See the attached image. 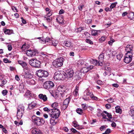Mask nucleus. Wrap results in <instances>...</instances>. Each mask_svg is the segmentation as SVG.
Segmentation results:
<instances>
[{
	"label": "nucleus",
	"mask_w": 134,
	"mask_h": 134,
	"mask_svg": "<svg viewBox=\"0 0 134 134\" xmlns=\"http://www.w3.org/2000/svg\"><path fill=\"white\" fill-rule=\"evenodd\" d=\"M32 121L35 124L38 126L42 125L44 122V121L43 119L37 117L36 116H32Z\"/></svg>",
	"instance_id": "obj_1"
},
{
	"label": "nucleus",
	"mask_w": 134,
	"mask_h": 134,
	"mask_svg": "<svg viewBox=\"0 0 134 134\" xmlns=\"http://www.w3.org/2000/svg\"><path fill=\"white\" fill-rule=\"evenodd\" d=\"M64 60L63 58L60 57L53 62V65L56 68L60 67L63 65Z\"/></svg>",
	"instance_id": "obj_2"
},
{
	"label": "nucleus",
	"mask_w": 134,
	"mask_h": 134,
	"mask_svg": "<svg viewBox=\"0 0 134 134\" xmlns=\"http://www.w3.org/2000/svg\"><path fill=\"white\" fill-rule=\"evenodd\" d=\"M16 116L18 119H20L22 117L24 113V107L22 104L19 105L17 108Z\"/></svg>",
	"instance_id": "obj_3"
},
{
	"label": "nucleus",
	"mask_w": 134,
	"mask_h": 134,
	"mask_svg": "<svg viewBox=\"0 0 134 134\" xmlns=\"http://www.w3.org/2000/svg\"><path fill=\"white\" fill-rule=\"evenodd\" d=\"M36 74L38 77L41 78L46 77L48 75V73L47 71L41 69L37 71Z\"/></svg>",
	"instance_id": "obj_4"
},
{
	"label": "nucleus",
	"mask_w": 134,
	"mask_h": 134,
	"mask_svg": "<svg viewBox=\"0 0 134 134\" xmlns=\"http://www.w3.org/2000/svg\"><path fill=\"white\" fill-rule=\"evenodd\" d=\"M29 63L31 66L35 68H39L41 66L40 62L35 59H32L29 60Z\"/></svg>",
	"instance_id": "obj_5"
},
{
	"label": "nucleus",
	"mask_w": 134,
	"mask_h": 134,
	"mask_svg": "<svg viewBox=\"0 0 134 134\" xmlns=\"http://www.w3.org/2000/svg\"><path fill=\"white\" fill-rule=\"evenodd\" d=\"M66 89L65 86H59L57 88L56 92L58 93V94H60L62 97L64 96L65 93Z\"/></svg>",
	"instance_id": "obj_6"
},
{
	"label": "nucleus",
	"mask_w": 134,
	"mask_h": 134,
	"mask_svg": "<svg viewBox=\"0 0 134 134\" xmlns=\"http://www.w3.org/2000/svg\"><path fill=\"white\" fill-rule=\"evenodd\" d=\"M132 53H126L125 54L124 59V62L126 63H130L132 60Z\"/></svg>",
	"instance_id": "obj_7"
},
{
	"label": "nucleus",
	"mask_w": 134,
	"mask_h": 134,
	"mask_svg": "<svg viewBox=\"0 0 134 134\" xmlns=\"http://www.w3.org/2000/svg\"><path fill=\"white\" fill-rule=\"evenodd\" d=\"M52 113L51 114V117L53 119H55L58 118L60 114V111L59 110H55L52 111Z\"/></svg>",
	"instance_id": "obj_8"
},
{
	"label": "nucleus",
	"mask_w": 134,
	"mask_h": 134,
	"mask_svg": "<svg viewBox=\"0 0 134 134\" xmlns=\"http://www.w3.org/2000/svg\"><path fill=\"white\" fill-rule=\"evenodd\" d=\"M54 86L53 83L50 81H46L43 85V87L47 89H51Z\"/></svg>",
	"instance_id": "obj_9"
},
{
	"label": "nucleus",
	"mask_w": 134,
	"mask_h": 134,
	"mask_svg": "<svg viewBox=\"0 0 134 134\" xmlns=\"http://www.w3.org/2000/svg\"><path fill=\"white\" fill-rule=\"evenodd\" d=\"M74 74V72L73 70L70 69L68 70L64 74V75L65 77L69 78L72 77Z\"/></svg>",
	"instance_id": "obj_10"
},
{
	"label": "nucleus",
	"mask_w": 134,
	"mask_h": 134,
	"mask_svg": "<svg viewBox=\"0 0 134 134\" xmlns=\"http://www.w3.org/2000/svg\"><path fill=\"white\" fill-rule=\"evenodd\" d=\"M26 54L28 56L32 57L36 55V52L34 50H29L26 51Z\"/></svg>",
	"instance_id": "obj_11"
},
{
	"label": "nucleus",
	"mask_w": 134,
	"mask_h": 134,
	"mask_svg": "<svg viewBox=\"0 0 134 134\" xmlns=\"http://www.w3.org/2000/svg\"><path fill=\"white\" fill-rule=\"evenodd\" d=\"M62 77L63 76L62 74L60 73V72L58 71L55 73L54 76V79L58 80H60L61 79Z\"/></svg>",
	"instance_id": "obj_12"
},
{
	"label": "nucleus",
	"mask_w": 134,
	"mask_h": 134,
	"mask_svg": "<svg viewBox=\"0 0 134 134\" xmlns=\"http://www.w3.org/2000/svg\"><path fill=\"white\" fill-rule=\"evenodd\" d=\"M133 46L131 45H128L125 48V50L127 52L132 53Z\"/></svg>",
	"instance_id": "obj_13"
},
{
	"label": "nucleus",
	"mask_w": 134,
	"mask_h": 134,
	"mask_svg": "<svg viewBox=\"0 0 134 134\" xmlns=\"http://www.w3.org/2000/svg\"><path fill=\"white\" fill-rule=\"evenodd\" d=\"M38 98L42 100L44 102L46 101L47 99V97L46 95L40 94L38 95Z\"/></svg>",
	"instance_id": "obj_14"
},
{
	"label": "nucleus",
	"mask_w": 134,
	"mask_h": 134,
	"mask_svg": "<svg viewBox=\"0 0 134 134\" xmlns=\"http://www.w3.org/2000/svg\"><path fill=\"white\" fill-rule=\"evenodd\" d=\"M130 110L129 112L130 115L132 117V119H134V107L132 106L130 108Z\"/></svg>",
	"instance_id": "obj_15"
},
{
	"label": "nucleus",
	"mask_w": 134,
	"mask_h": 134,
	"mask_svg": "<svg viewBox=\"0 0 134 134\" xmlns=\"http://www.w3.org/2000/svg\"><path fill=\"white\" fill-rule=\"evenodd\" d=\"M64 44L66 46L69 47H71L73 46V45L72 43L69 41H65Z\"/></svg>",
	"instance_id": "obj_16"
},
{
	"label": "nucleus",
	"mask_w": 134,
	"mask_h": 134,
	"mask_svg": "<svg viewBox=\"0 0 134 134\" xmlns=\"http://www.w3.org/2000/svg\"><path fill=\"white\" fill-rule=\"evenodd\" d=\"M51 106L52 108V109H53V110H52V111L55 110H59L57 109L58 106V104L57 103L55 102L53 103L51 105Z\"/></svg>",
	"instance_id": "obj_17"
},
{
	"label": "nucleus",
	"mask_w": 134,
	"mask_h": 134,
	"mask_svg": "<svg viewBox=\"0 0 134 134\" xmlns=\"http://www.w3.org/2000/svg\"><path fill=\"white\" fill-rule=\"evenodd\" d=\"M92 62L93 64L98 66H102L103 65L102 63H101L99 61H97L96 60L92 59Z\"/></svg>",
	"instance_id": "obj_18"
},
{
	"label": "nucleus",
	"mask_w": 134,
	"mask_h": 134,
	"mask_svg": "<svg viewBox=\"0 0 134 134\" xmlns=\"http://www.w3.org/2000/svg\"><path fill=\"white\" fill-rule=\"evenodd\" d=\"M36 104L34 102H32L30 104H29L28 108L31 109L34 108L36 106Z\"/></svg>",
	"instance_id": "obj_19"
},
{
	"label": "nucleus",
	"mask_w": 134,
	"mask_h": 134,
	"mask_svg": "<svg viewBox=\"0 0 134 134\" xmlns=\"http://www.w3.org/2000/svg\"><path fill=\"white\" fill-rule=\"evenodd\" d=\"M104 57V54L103 52L101 54H100L99 56V61L101 63L103 61V59Z\"/></svg>",
	"instance_id": "obj_20"
},
{
	"label": "nucleus",
	"mask_w": 134,
	"mask_h": 134,
	"mask_svg": "<svg viewBox=\"0 0 134 134\" xmlns=\"http://www.w3.org/2000/svg\"><path fill=\"white\" fill-rule=\"evenodd\" d=\"M41 131L39 130L36 128H34L32 131V134H38Z\"/></svg>",
	"instance_id": "obj_21"
},
{
	"label": "nucleus",
	"mask_w": 134,
	"mask_h": 134,
	"mask_svg": "<svg viewBox=\"0 0 134 134\" xmlns=\"http://www.w3.org/2000/svg\"><path fill=\"white\" fill-rule=\"evenodd\" d=\"M24 77L26 78L31 79L33 77V75L30 73L28 72L25 74Z\"/></svg>",
	"instance_id": "obj_22"
},
{
	"label": "nucleus",
	"mask_w": 134,
	"mask_h": 134,
	"mask_svg": "<svg viewBox=\"0 0 134 134\" xmlns=\"http://www.w3.org/2000/svg\"><path fill=\"white\" fill-rule=\"evenodd\" d=\"M82 73L81 71H78L76 72V76L78 79H80L82 77Z\"/></svg>",
	"instance_id": "obj_23"
},
{
	"label": "nucleus",
	"mask_w": 134,
	"mask_h": 134,
	"mask_svg": "<svg viewBox=\"0 0 134 134\" xmlns=\"http://www.w3.org/2000/svg\"><path fill=\"white\" fill-rule=\"evenodd\" d=\"M63 20L61 16H59L56 19V20L58 22L62 24H63L64 23V22L63 21Z\"/></svg>",
	"instance_id": "obj_24"
},
{
	"label": "nucleus",
	"mask_w": 134,
	"mask_h": 134,
	"mask_svg": "<svg viewBox=\"0 0 134 134\" xmlns=\"http://www.w3.org/2000/svg\"><path fill=\"white\" fill-rule=\"evenodd\" d=\"M81 71L82 73L85 74L88 72V70L86 67H85L82 68L81 70Z\"/></svg>",
	"instance_id": "obj_25"
},
{
	"label": "nucleus",
	"mask_w": 134,
	"mask_h": 134,
	"mask_svg": "<svg viewBox=\"0 0 134 134\" xmlns=\"http://www.w3.org/2000/svg\"><path fill=\"white\" fill-rule=\"evenodd\" d=\"M76 111L78 114L82 115L83 113V110L81 109L78 108L76 110Z\"/></svg>",
	"instance_id": "obj_26"
},
{
	"label": "nucleus",
	"mask_w": 134,
	"mask_h": 134,
	"mask_svg": "<svg viewBox=\"0 0 134 134\" xmlns=\"http://www.w3.org/2000/svg\"><path fill=\"white\" fill-rule=\"evenodd\" d=\"M21 65L24 68L26 69V70H27L29 71H30V69L28 68H27V65L26 62H24Z\"/></svg>",
	"instance_id": "obj_27"
},
{
	"label": "nucleus",
	"mask_w": 134,
	"mask_h": 134,
	"mask_svg": "<svg viewBox=\"0 0 134 134\" xmlns=\"http://www.w3.org/2000/svg\"><path fill=\"white\" fill-rule=\"evenodd\" d=\"M70 100V98L69 97L66 99L63 102V103L65 104V105H68Z\"/></svg>",
	"instance_id": "obj_28"
},
{
	"label": "nucleus",
	"mask_w": 134,
	"mask_h": 134,
	"mask_svg": "<svg viewBox=\"0 0 134 134\" xmlns=\"http://www.w3.org/2000/svg\"><path fill=\"white\" fill-rule=\"evenodd\" d=\"M103 113L106 115V116H107L109 119H110L112 118V115L110 113H108L107 111H103Z\"/></svg>",
	"instance_id": "obj_29"
},
{
	"label": "nucleus",
	"mask_w": 134,
	"mask_h": 134,
	"mask_svg": "<svg viewBox=\"0 0 134 134\" xmlns=\"http://www.w3.org/2000/svg\"><path fill=\"white\" fill-rule=\"evenodd\" d=\"M116 109V113H121V109L120 106H117L115 108Z\"/></svg>",
	"instance_id": "obj_30"
},
{
	"label": "nucleus",
	"mask_w": 134,
	"mask_h": 134,
	"mask_svg": "<svg viewBox=\"0 0 134 134\" xmlns=\"http://www.w3.org/2000/svg\"><path fill=\"white\" fill-rule=\"evenodd\" d=\"M12 31L9 29H5L4 31V32L6 34L10 35L12 33Z\"/></svg>",
	"instance_id": "obj_31"
},
{
	"label": "nucleus",
	"mask_w": 134,
	"mask_h": 134,
	"mask_svg": "<svg viewBox=\"0 0 134 134\" xmlns=\"http://www.w3.org/2000/svg\"><path fill=\"white\" fill-rule=\"evenodd\" d=\"M98 30H92L91 31V34L93 36H96L97 35Z\"/></svg>",
	"instance_id": "obj_32"
},
{
	"label": "nucleus",
	"mask_w": 134,
	"mask_h": 134,
	"mask_svg": "<svg viewBox=\"0 0 134 134\" xmlns=\"http://www.w3.org/2000/svg\"><path fill=\"white\" fill-rule=\"evenodd\" d=\"M128 17L130 19L132 20L134 19V13L132 12L129 14L128 15Z\"/></svg>",
	"instance_id": "obj_33"
},
{
	"label": "nucleus",
	"mask_w": 134,
	"mask_h": 134,
	"mask_svg": "<svg viewBox=\"0 0 134 134\" xmlns=\"http://www.w3.org/2000/svg\"><path fill=\"white\" fill-rule=\"evenodd\" d=\"M52 118H51L50 119V122L52 125H54L56 123V121H55V120L54 119H52Z\"/></svg>",
	"instance_id": "obj_34"
},
{
	"label": "nucleus",
	"mask_w": 134,
	"mask_h": 134,
	"mask_svg": "<svg viewBox=\"0 0 134 134\" xmlns=\"http://www.w3.org/2000/svg\"><path fill=\"white\" fill-rule=\"evenodd\" d=\"M106 38V37L105 36H104L99 39V41L100 43H102L104 42Z\"/></svg>",
	"instance_id": "obj_35"
},
{
	"label": "nucleus",
	"mask_w": 134,
	"mask_h": 134,
	"mask_svg": "<svg viewBox=\"0 0 134 134\" xmlns=\"http://www.w3.org/2000/svg\"><path fill=\"white\" fill-rule=\"evenodd\" d=\"M123 56V54H119L116 56L117 58L119 60H120Z\"/></svg>",
	"instance_id": "obj_36"
},
{
	"label": "nucleus",
	"mask_w": 134,
	"mask_h": 134,
	"mask_svg": "<svg viewBox=\"0 0 134 134\" xmlns=\"http://www.w3.org/2000/svg\"><path fill=\"white\" fill-rule=\"evenodd\" d=\"M84 7V5L82 4H80L78 7V9L80 11H82L83 8Z\"/></svg>",
	"instance_id": "obj_37"
},
{
	"label": "nucleus",
	"mask_w": 134,
	"mask_h": 134,
	"mask_svg": "<svg viewBox=\"0 0 134 134\" xmlns=\"http://www.w3.org/2000/svg\"><path fill=\"white\" fill-rule=\"evenodd\" d=\"M31 94L29 91H27L25 93L24 96L27 97H29V96H31Z\"/></svg>",
	"instance_id": "obj_38"
},
{
	"label": "nucleus",
	"mask_w": 134,
	"mask_h": 134,
	"mask_svg": "<svg viewBox=\"0 0 134 134\" xmlns=\"http://www.w3.org/2000/svg\"><path fill=\"white\" fill-rule=\"evenodd\" d=\"M52 45L54 46H56L58 44V41L54 40L51 41Z\"/></svg>",
	"instance_id": "obj_39"
},
{
	"label": "nucleus",
	"mask_w": 134,
	"mask_h": 134,
	"mask_svg": "<svg viewBox=\"0 0 134 134\" xmlns=\"http://www.w3.org/2000/svg\"><path fill=\"white\" fill-rule=\"evenodd\" d=\"M86 95L87 96H89L91 98L93 95V93L92 92H90L87 91L86 92Z\"/></svg>",
	"instance_id": "obj_40"
},
{
	"label": "nucleus",
	"mask_w": 134,
	"mask_h": 134,
	"mask_svg": "<svg viewBox=\"0 0 134 134\" xmlns=\"http://www.w3.org/2000/svg\"><path fill=\"white\" fill-rule=\"evenodd\" d=\"M43 110L45 111H47L48 112H51L52 110H53L52 109H49L47 107H45L43 109Z\"/></svg>",
	"instance_id": "obj_41"
},
{
	"label": "nucleus",
	"mask_w": 134,
	"mask_h": 134,
	"mask_svg": "<svg viewBox=\"0 0 134 134\" xmlns=\"http://www.w3.org/2000/svg\"><path fill=\"white\" fill-rule=\"evenodd\" d=\"M74 126V127L78 129H80L81 128L79 127V125L76 123H73Z\"/></svg>",
	"instance_id": "obj_42"
},
{
	"label": "nucleus",
	"mask_w": 134,
	"mask_h": 134,
	"mask_svg": "<svg viewBox=\"0 0 134 134\" xmlns=\"http://www.w3.org/2000/svg\"><path fill=\"white\" fill-rule=\"evenodd\" d=\"M68 105H65V104H63L61 107L62 109L63 110H65L67 107Z\"/></svg>",
	"instance_id": "obj_43"
},
{
	"label": "nucleus",
	"mask_w": 134,
	"mask_h": 134,
	"mask_svg": "<svg viewBox=\"0 0 134 134\" xmlns=\"http://www.w3.org/2000/svg\"><path fill=\"white\" fill-rule=\"evenodd\" d=\"M82 108L83 110H85L87 108V107L86 106L85 104H83L82 105Z\"/></svg>",
	"instance_id": "obj_44"
},
{
	"label": "nucleus",
	"mask_w": 134,
	"mask_h": 134,
	"mask_svg": "<svg viewBox=\"0 0 134 134\" xmlns=\"http://www.w3.org/2000/svg\"><path fill=\"white\" fill-rule=\"evenodd\" d=\"M117 4V3L116 2L112 3L110 6V8L112 9L115 7L116 6Z\"/></svg>",
	"instance_id": "obj_45"
},
{
	"label": "nucleus",
	"mask_w": 134,
	"mask_h": 134,
	"mask_svg": "<svg viewBox=\"0 0 134 134\" xmlns=\"http://www.w3.org/2000/svg\"><path fill=\"white\" fill-rule=\"evenodd\" d=\"M84 30V28L83 27H80L77 29V31H76L77 32L80 33L82 31Z\"/></svg>",
	"instance_id": "obj_46"
},
{
	"label": "nucleus",
	"mask_w": 134,
	"mask_h": 134,
	"mask_svg": "<svg viewBox=\"0 0 134 134\" xmlns=\"http://www.w3.org/2000/svg\"><path fill=\"white\" fill-rule=\"evenodd\" d=\"M50 39L49 37H47L45 38L44 41L45 43H48V42H50Z\"/></svg>",
	"instance_id": "obj_47"
},
{
	"label": "nucleus",
	"mask_w": 134,
	"mask_h": 134,
	"mask_svg": "<svg viewBox=\"0 0 134 134\" xmlns=\"http://www.w3.org/2000/svg\"><path fill=\"white\" fill-rule=\"evenodd\" d=\"M105 70L108 72H109L111 71V68L110 67H107V66H105Z\"/></svg>",
	"instance_id": "obj_48"
},
{
	"label": "nucleus",
	"mask_w": 134,
	"mask_h": 134,
	"mask_svg": "<svg viewBox=\"0 0 134 134\" xmlns=\"http://www.w3.org/2000/svg\"><path fill=\"white\" fill-rule=\"evenodd\" d=\"M4 62L5 63H11V61L9 60L8 59L5 58L3 59Z\"/></svg>",
	"instance_id": "obj_49"
},
{
	"label": "nucleus",
	"mask_w": 134,
	"mask_h": 134,
	"mask_svg": "<svg viewBox=\"0 0 134 134\" xmlns=\"http://www.w3.org/2000/svg\"><path fill=\"white\" fill-rule=\"evenodd\" d=\"M29 83L31 85H34L35 84L36 82L34 80L32 79L30 80Z\"/></svg>",
	"instance_id": "obj_50"
},
{
	"label": "nucleus",
	"mask_w": 134,
	"mask_h": 134,
	"mask_svg": "<svg viewBox=\"0 0 134 134\" xmlns=\"http://www.w3.org/2000/svg\"><path fill=\"white\" fill-rule=\"evenodd\" d=\"M107 101L108 103H110L114 102V99H112V98H110V99H108Z\"/></svg>",
	"instance_id": "obj_51"
},
{
	"label": "nucleus",
	"mask_w": 134,
	"mask_h": 134,
	"mask_svg": "<svg viewBox=\"0 0 134 134\" xmlns=\"http://www.w3.org/2000/svg\"><path fill=\"white\" fill-rule=\"evenodd\" d=\"M7 90H4L2 91V93L3 96H5L7 94Z\"/></svg>",
	"instance_id": "obj_52"
},
{
	"label": "nucleus",
	"mask_w": 134,
	"mask_h": 134,
	"mask_svg": "<svg viewBox=\"0 0 134 134\" xmlns=\"http://www.w3.org/2000/svg\"><path fill=\"white\" fill-rule=\"evenodd\" d=\"M111 132V130L109 129H107L105 131V132L106 134H109Z\"/></svg>",
	"instance_id": "obj_53"
},
{
	"label": "nucleus",
	"mask_w": 134,
	"mask_h": 134,
	"mask_svg": "<svg viewBox=\"0 0 134 134\" xmlns=\"http://www.w3.org/2000/svg\"><path fill=\"white\" fill-rule=\"evenodd\" d=\"M86 42L87 43H88L90 44H92L93 42L91 40L89 39H86Z\"/></svg>",
	"instance_id": "obj_54"
},
{
	"label": "nucleus",
	"mask_w": 134,
	"mask_h": 134,
	"mask_svg": "<svg viewBox=\"0 0 134 134\" xmlns=\"http://www.w3.org/2000/svg\"><path fill=\"white\" fill-rule=\"evenodd\" d=\"M105 107L107 109H109L111 107V105L109 104H107L105 105Z\"/></svg>",
	"instance_id": "obj_55"
},
{
	"label": "nucleus",
	"mask_w": 134,
	"mask_h": 134,
	"mask_svg": "<svg viewBox=\"0 0 134 134\" xmlns=\"http://www.w3.org/2000/svg\"><path fill=\"white\" fill-rule=\"evenodd\" d=\"M114 41V40L113 39L112 40H111L110 41H109L108 43L109 45H111L113 43Z\"/></svg>",
	"instance_id": "obj_56"
},
{
	"label": "nucleus",
	"mask_w": 134,
	"mask_h": 134,
	"mask_svg": "<svg viewBox=\"0 0 134 134\" xmlns=\"http://www.w3.org/2000/svg\"><path fill=\"white\" fill-rule=\"evenodd\" d=\"M12 9L14 11V12H17L18 11H17V10L15 7H13L12 8Z\"/></svg>",
	"instance_id": "obj_57"
},
{
	"label": "nucleus",
	"mask_w": 134,
	"mask_h": 134,
	"mask_svg": "<svg viewBox=\"0 0 134 134\" xmlns=\"http://www.w3.org/2000/svg\"><path fill=\"white\" fill-rule=\"evenodd\" d=\"M87 68L88 71L92 69L93 68V66L92 65L90 66L87 67Z\"/></svg>",
	"instance_id": "obj_58"
},
{
	"label": "nucleus",
	"mask_w": 134,
	"mask_h": 134,
	"mask_svg": "<svg viewBox=\"0 0 134 134\" xmlns=\"http://www.w3.org/2000/svg\"><path fill=\"white\" fill-rule=\"evenodd\" d=\"M111 125L112 127H115L116 126V124L115 122L113 121L111 124Z\"/></svg>",
	"instance_id": "obj_59"
},
{
	"label": "nucleus",
	"mask_w": 134,
	"mask_h": 134,
	"mask_svg": "<svg viewBox=\"0 0 134 134\" xmlns=\"http://www.w3.org/2000/svg\"><path fill=\"white\" fill-rule=\"evenodd\" d=\"M8 49L9 51H10L12 49V47L10 44L8 45Z\"/></svg>",
	"instance_id": "obj_60"
},
{
	"label": "nucleus",
	"mask_w": 134,
	"mask_h": 134,
	"mask_svg": "<svg viewBox=\"0 0 134 134\" xmlns=\"http://www.w3.org/2000/svg\"><path fill=\"white\" fill-rule=\"evenodd\" d=\"M101 115H102L103 119H107L106 117V114H105L103 113H102V114Z\"/></svg>",
	"instance_id": "obj_61"
},
{
	"label": "nucleus",
	"mask_w": 134,
	"mask_h": 134,
	"mask_svg": "<svg viewBox=\"0 0 134 134\" xmlns=\"http://www.w3.org/2000/svg\"><path fill=\"white\" fill-rule=\"evenodd\" d=\"M91 98L92 99L96 100H97L98 99V98L97 97L94 96L93 95V96Z\"/></svg>",
	"instance_id": "obj_62"
},
{
	"label": "nucleus",
	"mask_w": 134,
	"mask_h": 134,
	"mask_svg": "<svg viewBox=\"0 0 134 134\" xmlns=\"http://www.w3.org/2000/svg\"><path fill=\"white\" fill-rule=\"evenodd\" d=\"M112 86L114 87L117 88L119 87V85L117 83H114L112 84Z\"/></svg>",
	"instance_id": "obj_63"
},
{
	"label": "nucleus",
	"mask_w": 134,
	"mask_h": 134,
	"mask_svg": "<svg viewBox=\"0 0 134 134\" xmlns=\"http://www.w3.org/2000/svg\"><path fill=\"white\" fill-rule=\"evenodd\" d=\"M128 133L129 134H134V130L129 131Z\"/></svg>",
	"instance_id": "obj_64"
}]
</instances>
